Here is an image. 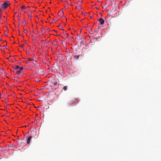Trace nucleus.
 Returning <instances> with one entry per match:
<instances>
[{"mask_svg":"<svg viewBox=\"0 0 161 161\" xmlns=\"http://www.w3.org/2000/svg\"><path fill=\"white\" fill-rule=\"evenodd\" d=\"M66 34L67 35V36H66V37L65 38H67L69 36V34L67 33H66Z\"/></svg>","mask_w":161,"mask_h":161,"instance_id":"11","label":"nucleus"},{"mask_svg":"<svg viewBox=\"0 0 161 161\" xmlns=\"http://www.w3.org/2000/svg\"><path fill=\"white\" fill-rule=\"evenodd\" d=\"M32 136H30L27 139V143L29 144L32 138Z\"/></svg>","mask_w":161,"mask_h":161,"instance_id":"5","label":"nucleus"},{"mask_svg":"<svg viewBox=\"0 0 161 161\" xmlns=\"http://www.w3.org/2000/svg\"><path fill=\"white\" fill-rule=\"evenodd\" d=\"M37 62L36 61H34L33 62V63L34 64H36V63Z\"/></svg>","mask_w":161,"mask_h":161,"instance_id":"13","label":"nucleus"},{"mask_svg":"<svg viewBox=\"0 0 161 161\" xmlns=\"http://www.w3.org/2000/svg\"><path fill=\"white\" fill-rule=\"evenodd\" d=\"M108 15H110V13H109V14H108Z\"/></svg>","mask_w":161,"mask_h":161,"instance_id":"22","label":"nucleus"},{"mask_svg":"<svg viewBox=\"0 0 161 161\" xmlns=\"http://www.w3.org/2000/svg\"><path fill=\"white\" fill-rule=\"evenodd\" d=\"M56 22V21H54V20H53V21L51 23H53V22Z\"/></svg>","mask_w":161,"mask_h":161,"instance_id":"16","label":"nucleus"},{"mask_svg":"<svg viewBox=\"0 0 161 161\" xmlns=\"http://www.w3.org/2000/svg\"><path fill=\"white\" fill-rule=\"evenodd\" d=\"M32 60V58H28V60L29 61H31V60Z\"/></svg>","mask_w":161,"mask_h":161,"instance_id":"15","label":"nucleus"},{"mask_svg":"<svg viewBox=\"0 0 161 161\" xmlns=\"http://www.w3.org/2000/svg\"><path fill=\"white\" fill-rule=\"evenodd\" d=\"M1 41H3V42H4V41H3L2 39H1Z\"/></svg>","mask_w":161,"mask_h":161,"instance_id":"20","label":"nucleus"},{"mask_svg":"<svg viewBox=\"0 0 161 161\" xmlns=\"http://www.w3.org/2000/svg\"><path fill=\"white\" fill-rule=\"evenodd\" d=\"M77 103H78V101H77Z\"/></svg>","mask_w":161,"mask_h":161,"instance_id":"26","label":"nucleus"},{"mask_svg":"<svg viewBox=\"0 0 161 161\" xmlns=\"http://www.w3.org/2000/svg\"><path fill=\"white\" fill-rule=\"evenodd\" d=\"M36 132L34 130H32L31 131V136H35L36 135Z\"/></svg>","mask_w":161,"mask_h":161,"instance_id":"4","label":"nucleus"},{"mask_svg":"<svg viewBox=\"0 0 161 161\" xmlns=\"http://www.w3.org/2000/svg\"><path fill=\"white\" fill-rule=\"evenodd\" d=\"M79 1L77 2H76V3H78Z\"/></svg>","mask_w":161,"mask_h":161,"instance_id":"25","label":"nucleus"},{"mask_svg":"<svg viewBox=\"0 0 161 161\" xmlns=\"http://www.w3.org/2000/svg\"><path fill=\"white\" fill-rule=\"evenodd\" d=\"M58 27L59 29L60 30H63L62 29V28H61V27H60V26H58Z\"/></svg>","mask_w":161,"mask_h":161,"instance_id":"14","label":"nucleus"},{"mask_svg":"<svg viewBox=\"0 0 161 161\" xmlns=\"http://www.w3.org/2000/svg\"><path fill=\"white\" fill-rule=\"evenodd\" d=\"M14 13H15V14H16L17 13V12H15Z\"/></svg>","mask_w":161,"mask_h":161,"instance_id":"24","label":"nucleus"},{"mask_svg":"<svg viewBox=\"0 0 161 161\" xmlns=\"http://www.w3.org/2000/svg\"><path fill=\"white\" fill-rule=\"evenodd\" d=\"M96 8L97 9H99V8H98V7H96Z\"/></svg>","mask_w":161,"mask_h":161,"instance_id":"18","label":"nucleus"},{"mask_svg":"<svg viewBox=\"0 0 161 161\" xmlns=\"http://www.w3.org/2000/svg\"><path fill=\"white\" fill-rule=\"evenodd\" d=\"M57 83H58V82H57V81H56L53 83V85L55 86V85H56L57 84Z\"/></svg>","mask_w":161,"mask_h":161,"instance_id":"10","label":"nucleus"},{"mask_svg":"<svg viewBox=\"0 0 161 161\" xmlns=\"http://www.w3.org/2000/svg\"><path fill=\"white\" fill-rule=\"evenodd\" d=\"M79 1H80L81 2H82V0H79Z\"/></svg>","mask_w":161,"mask_h":161,"instance_id":"19","label":"nucleus"},{"mask_svg":"<svg viewBox=\"0 0 161 161\" xmlns=\"http://www.w3.org/2000/svg\"><path fill=\"white\" fill-rule=\"evenodd\" d=\"M14 68L15 70H16V73L18 75L20 74V71L23 69V68L22 66L19 67L18 65H15Z\"/></svg>","mask_w":161,"mask_h":161,"instance_id":"1","label":"nucleus"},{"mask_svg":"<svg viewBox=\"0 0 161 161\" xmlns=\"http://www.w3.org/2000/svg\"><path fill=\"white\" fill-rule=\"evenodd\" d=\"M10 4V3L9 1H6L1 5V7L3 8H6Z\"/></svg>","mask_w":161,"mask_h":161,"instance_id":"2","label":"nucleus"},{"mask_svg":"<svg viewBox=\"0 0 161 161\" xmlns=\"http://www.w3.org/2000/svg\"><path fill=\"white\" fill-rule=\"evenodd\" d=\"M5 36H8V35H5Z\"/></svg>","mask_w":161,"mask_h":161,"instance_id":"27","label":"nucleus"},{"mask_svg":"<svg viewBox=\"0 0 161 161\" xmlns=\"http://www.w3.org/2000/svg\"><path fill=\"white\" fill-rule=\"evenodd\" d=\"M24 32L25 33H27L28 32V31H27V30L25 29L24 30Z\"/></svg>","mask_w":161,"mask_h":161,"instance_id":"12","label":"nucleus"},{"mask_svg":"<svg viewBox=\"0 0 161 161\" xmlns=\"http://www.w3.org/2000/svg\"><path fill=\"white\" fill-rule=\"evenodd\" d=\"M81 56V54H80L78 55H75L74 56V58L76 60H77L79 58V57L80 56Z\"/></svg>","mask_w":161,"mask_h":161,"instance_id":"6","label":"nucleus"},{"mask_svg":"<svg viewBox=\"0 0 161 161\" xmlns=\"http://www.w3.org/2000/svg\"><path fill=\"white\" fill-rule=\"evenodd\" d=\"M1 21L0 20V24H1Z\"/></svg>","mask_w":161,"mask_h":161,"instance_id":"23","label":"nucleus"},{"mask_svg":"<svg viewBox=\"0 0 161 161\" xmlns=\"http://www.w3.org/2000/svg\"><path fill=\"white\" fill-rule=\"evenodd\" d=\"M63 90L64 91H66L67 90V86H64L63 88Z\"/></svg>","mask_w":161,"mask_h":161,"instance_id":"8","label":"nucleus"},{"mask_svg":"<svg viewBox=\"0 0 161 161\" xmlns=\"http://www.w3.org/2000/svg\"><path fill=\"white\" fill-rule=\"evenodd\" d=\"M20 13H19L18 14V18L19 21V22H21V19H20Z\"/></svg>","mask_w":161,"mask_h":161,"instance_id":"7","label":"nucleus"},{"mask_svg":"<svg viewBox=\"0 0 161 161\" xmlns=\"http://www.w3.org/2000/svg\"><path fill=\"white\" fill-rule=\"evenodd\" d=\"M98 20L101 25H103L104 22V20L102 18H100Z\"/></svg>","mask_w":161,"mask_h":161,"instance_id":"3","label":"nucleus"},{"mask_svg":"<svg viewBox=\"0 0 161 161\" xmlns=\"http://www.w3.org/2000/svg\"><path fill=\"white\" fill-rule=\"evenodd\" d=\"M71 38H72V39H73V36H71Z\"/></svg>","mask_w":161,"mask_h":161,"instance_id":"21","label":"nucleus"},{"mask_svg":"<svg viewBox=\"0 0 161 161\" xmlns=\"http://www.w3.org/2000/svg\"><path fill=\"white\" fill-rule=\"evenodd\" d=\"M21 9H25L26 8L25 5H22L21 6Z\"/></svg>","mask_w":161,"mask_h":161,"instance_id":"9","label":"nucleus"},{"mask_svg":"<svg viewBox=\"0 0 161 161\" xmlns=\"http://www.w3.org/2000/svg\"><path fill=\"white\" fill-rule=\"evenodd\" d=\"M66 31H65V33H64V34H66Z\"/></svg>","mask_w":161,"mask_h":161,"instance_id":"28","label":"nucleus"},{"mask_svg":"<svg viewBox=\"0 0 161 161\" xmlns=\"http://www.w3.org/2000/svg\"><path fill=\"white\" fill-rule=\"evenodd\" d=\"M3 47L5 48H6V45H4L3 46Z\"/></svg>","mask_w":161,"mask_h":161,"instance_id":"17","label":"nucleus"}]
</instances>
